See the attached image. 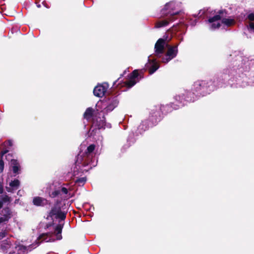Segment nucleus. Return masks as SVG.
Returning <instances> with one entry per match:
<instances>
[{
    "label": "nucleus",
    "instance_id": "18",
    "mask_svg": "<svg viewBox=\"0 0 254 254\" xmlns=\"http://www.w3.org/2000/svg\"><path fill=\"white\" fill-rule=\"evenodd\" d=\"M20 185V181L18 179H14L9 183L8 186H6L5 189L7 192L13 193L19 188Z\"/></svg>",
    "mask_w": 254,
    "mask_h": 254
},
{
    "label": "nucleus",
    "instance_id": "8",
    "mask_svg": "<svg viewBox=\"0 0 254 254\" xmlns=\"http://www.w3.org/2000/svg\"><path fill=\"white\" fill-rule=\"evenodd\" d=\"M26 248L23 246H13L11 242L5 240L0 243V251L4 253L9 254H24Z\"/></svg>",
    "mask_w": 254,
    "mask_h": 254
},
{
    "label": "nucleus",
    "instance_id": "39",
    "mask_svg": "<svg viewBox=\"0 0 254 254\" xmlns=\"http://www.w3.org/2000/svg\"><path fill=\"white\" fill-rule=\"evenodd\" d=\"M19 192H20V190H19V191H18V192H17V194H18H18H20V193H19Z\"/></svg>",
    "mask_w": 254,
    "mask_h": 254
},
{
    "label": "nucleus",
    "instance_id": "27",
    "mask_svg": "<svg viewBox=\"0 0 254 254\" xmlns=\"http://www.w3.org/2000/svg\"><path fill=\"white\" fill-rule=\"evenodd\" d=\"M248 30L250 32H254V23L251 22L250 23Z\"/></svg>",
    "mask_w": 254,
    "mask_h": 254
},
{
    "label": "nucleus",
    "instance_id": "2",
    "mask_svg": "<svg viewBox=\"0 0 254 254\" xmlns=\"http://www.w3.org/2000/svg\"><path fill=\"white\" fill-rule=\"evenodd\" d=\"M188 93L186 90H182L176 94L174 98L177 103H171L168 105L156 106L150 112L151 117L152 120V125H156L162 119V114H166L172 112L173 110H178L184 106L187 103L194 101V96L184 97L185 94Z\"/></svg>",
    "mask_w": 254,
    "mask_h": 254
},
{
    "label": "nucleus",
    "instance_id": "24",
    "mask_svg": "<svg viewBox=\"0 0 254 254\" xmlns=\"http://www.w3.org/2000/svg\"><path fill=\"white\" fill-rule=\"evenodd\" d=\"M86 182V178L85 177H82L77 179L75 181V183L78 184L79 186H83Z\"/></svg>",
    "mask_w": 254,
    "mask_h": 254
},
{
    "label": "nucleus",
    "instance_id": "3",
    "mask_svg": "<svg viewBox=\"0 0 254 254\" xmlns=\"http://www.w3.org/2000/svg\"><path fill=\"white\" fill-rule=\"evenodd\" d=\"M50 216L53 218L59 219V224L56 226L54 224L47 226V228L52 227L54 229V232L43 233L39 237V240L45 242H51L54 241L56 239L61 240L62 239L61 233L64 225V220L66 217L65 213L62 212L61 208L55 207L52 208Z\"/></svg>",
    "mask_w": 254,
    "mask_h": 254
},
{
    "label": "nucleus",
    "instance_id": "36",
    "mask_svg": "<svg viewBox=\"0 0 254 254\" xmlns=\"http://www.w3.org/2000/svg\"><path fill=\"white\" fill-rule=\"evenodd\" d=\"M2 206H3V203L1 201H0V209L1 208H2Z\"/></svg>",
    "mask_w": 254,
    "mask_h": 254
},
{
    "label": "nucleus",
    "instance_id": "41",
    "mask_svg": "<svg viewBox=\"0 0 254 254\" xmlns=\"http://www.w3.org/2000/svg\"><path fill=\"white\" fill-rule=\"evenodd\" d=\"M37 7H40V4L37 5Z\"/></svg>",
    "mask_w": 254,
    "mask_h": 254
},
{
    "label": "nucleus",
    "instance_id": "30",
    "mask_svg": "<svg viewBox=\"0 0 254 254\" xmlns=\"http://www.w3.org/2000/svg\"><path fill=\"white\" fill-rule=\"evenodd\" d=\"M247 18L250 21L254 20V13H250L248 14V15L247 16Z\"/></svg>",
    "mask_w": 254,
    "mask_h": 254
},
{
    "label": "nucleus",
    "instance_id": "35",
    "mask_svg": "<svg viewBox=\"0 0 254 254\" xmlns=\"http://www.w3.org/2000/svg\"><path fill=\"white\" fill-rule=\"evenodd\" d=\"M204 12L203 10H200L198 14L200 15V16H202L204 14Z\"/></svg>",
    "mask_w": 254,
    "mask_h": 254
},
{
    "label": "nucleus",
    "instance_id": "16",
    "mask_svg": "<svg viewBox=\"0 0 254 254\" xmlns=\"http://www.w3.org/2000/svg\"><path fill=\"white\" fill-rule=\"evenodd\" d=\"M138 76L137 70H134L130 74L128 80L126 82V85L127 87L130 88L138 82L139 80Z\"/></svg>",
    "mask_w": 254,
    "mask_h": 254
},
{
    "label": "nucleus",
    "instance_id": "7",
    "mask_svg": "<svg viewBox=\"0 0 254 254\" xmlns=\"http://www.w3.org/2000/svg\"><path fill=\"white\" fill-rule=\"evenodd\" d=\"M117 97L103 100L98 102L96 105L97 110L104 114L112 111L118 105Z\"/></svg>",
    "mask_w": 254,
    "mask_h": 254
},
{
    "label": "nucleus",
    "instance_id": "28",
    "mask_svg": "<svg viewBox=\"0 0 254 254\" xmlns=\"http://www.w3.org/2000/svg\"><path fill=\"white\" fill-rule=\"evenodd\" d=\"M4 229H2V231L0 232V240L3 238L4 237H5L7 233L6 232V228H4Z\"/></svg>",
    "mask_w": 254,
    "mask_h": 254
},
{
    "label": "nucleus",
    "instance_id": "1",
    "mask_svg": "<svg viewBox=\"0 0 254 254\" xmlns=\"http://www.w3.org/2000/svg\"><path fill=\"white\" fill-rule=\"evenodd\" d=\"M253 64L254 61H250L248 58L243 56L241 54L235 53L229 67L223 70L217 78V81L219 79V82L228 81V84L233 88H244L249 85L254 86V76L248 82L247 77L243 73L249 71L251 68V64Z\"/></svg>",
    "mask_w": 254,
    "mask_h": 254
},
{
    "label": "nucleus",
    "instance_id": "33",
    "mask_svg": "<svg viewBox=\"0 0 254 254\" xmlns=\"http://www.w3.org/2000/svg\"><path fill=\"white\" fill-rule=\"evenodd\" d=\"M5 144L6 145L11 147L13 145V142L11 140H8L7 142H5Z\"/></svg>",
    "mask_w": 254,
    "mask_h": 254
},
{
    "label": "nucleus",
    "instance_id": "20",
    "mask_svg": "<svg viewBox=\"0 0 254 254\" xmlns=\"http://www.w3.org/2000/svg\"><path fill=\"white\" fill-rule=\"evenodd\" d=\"M166 19L158 21L155 25V27L157 28H161L167 26L169 22L174 21V19L167 16Z\"/></svg>",
    "mask_w": 254,
    "mask_h": 254
},
{
    "label": "nucleus",
    "instance_id": "5",
    "mask_svg": "<svg viewBox=\"0 0 254 254\" xmlns=\"http://www.w3.org/2000/svg\"><path fill=\"white\" fill-rule=\"evenodd\" d=\"M165 44V40L164 39L160 38L158 40L155 45L153 57L156 58H160L161 57L162 54L164 53ZM152 57V55H150L148 57V62L146 64V68H148L150 74L154 73L159 67V65L156 62V59L154 58L152 59H151Z\"/></svg>",
    "mask_w": 254,
    "mask_h": 254
},
{
    "label": "nucleus",
    "instance_id": "31",
    "mask_svg": "<svg viewBox=\"0 0 254 254\" xmlns=\"http://www.w3.org/2000/svg\"><path fill=\"white\" fill-rule=\"evenodd\" d=\"M61 190V193L62 192L64 194H67L68 193V190L66 188L64 187H62V188H60Z\"/></svg>",
    "mask_w": 254,
    "mask_h": 254
},
{
    "label": "nucleus",
    "instance_id": "13",
    "mask_svg": "<svg viewBox=\"0 0 254 254\" xmlns=\"http://www.w3.org/2000/svg\"><path fill=\"white\" fill-rule=\"evenodd\" d=\"M108 87V84L106 82L103 84H98L94 89V95L98 97H103L107 91Z\"/></svg>",
    "mask_w": 254,
    "mask_h": 254
},
{
    "label": "nucleus",
    "instance_id": "23",
    "mask_svg": "<svg viewBox=\"0 0 254 254\" xmlns=\"http://www.w3.org/2000/svg\"><path fill=\"white\" fill-rule=\"evenodd\" d=\"M222 23L228 26L233 25L234 23V20L231 18H222Z\"/></svg>",
    "mask_w": 254,
    "mask_h": 254
},
{
    "label": "nucleus",
    "instance_id": "38",
    "mask_svg": "<svg viewBox=\"0 0 254 254\" xmlns=\"http://www.w3.org/2000/svg\"><path fill=\"white\" fill-rule=\"evenodd\" d=\"M18 201V199H16L15 201V203H17Z\"/></svg>",
    "mask_w": 254,
    "mask_h": 254
},
{
    "label": "nucleus",
    "instance_id": "17",
    "mask_svg": "<svg viewBox=\"0 0 254 254\" xmlns=\"http://www.w3.org/2000/svg\"><path fill=\"white\" fill-rule=\"evenodd\" d=\"M151 114H150V116L149 118V122L147 121H142V123L140 124L137 128V131L138 133L141 134L144 131L147 130L150 127L154 126V125H152V120L150 118Z\"/></svg>",
    "mask_w": 254,
    "mask_h": 254
},
{
    "label": "nucleus",
    "instance_id": "40",
    "mask_svg": "<svg viewBox=\"0 0 254 254\" xmlns=\"http://www.w3.org/2000/svg\"><path fill=\"white\" fill-rule=\"evenodd\" d=\"M19 192H20V190H19V191H18V192H17V194H18H18H20V193H19Z\"/></svg>",
    "mask_w": 254,
    "mask_h": 254
},
{
    "label": "nucleus",
    "instance_id": "32",
    "mask_svg": "<svg viewBox=\"0 0 254 254\" xmlns=\"http://www.w3.org/2000/svg\"><path fill=\"white\" fill-rule=\"evenodd\" d=\"M3 191V187L2 181H0V194H2Z\"/></svg>",
    "mask_w": 254,
    "mask_h": 254
},
{
    "label": "nucleus",
    "instance_id": "15",
    "mask_svg": "<svg viewBox=\"0 0 254 254\" xmlns=\"http://www.w3.org/2000/svg\"><path fill=\"white\" fill-rule=\"evenodd\" d=\"M46 192L51 198H55L61 194L60 188H57L54 184L49 185L46 190Z\"/></svg>",
    "mask_w": 254,
    "mask_h": 254
},
{
    "label": "nucleus",
    "instance_id": "14",
    "mask_svg": "<svg viewBox=\"0 0 254 254\" xmlns=\"http://www.w3.org/2000/svg\"><path fill=\"white\" fill-rule=\"evenodd\" d=\"M12 155L8 154L5 156V158L7 160H10V167L12 168L13 173L16 175L20 173V166L19 163L17 160L11 159Z\"/></svg>",
    "mask_w": 254,
    "mask_h": 254
},
{
    "label": "nucleus",
    "instance_id": "11",
    "mask_svg": "<svg viewBox=\"0 0 254 254\" xmlns=\"http://www.w3.org/2000/svg\"><path fill=\"white\" fill-rule=\"evenodd\" d=\"M178 53V45L169 46L166 53L162 58V62L165 64L169 63L171 60L176 57Z\"/></svg>",
    "mask_w": 254,
    "mask_h": 254
},
{
    "label": "nucleus",
    "instance_id": "19",
    "mask_svg": "<svg viewBox=\"0 0 254 254\" xmlns=\"http://www.w3.org/2000/svg\"><path fill=\"white\" fill-rule=\"evenodd\" d=\"M33 204L38 206H43L48 204V200L40 196L34 197L33 199Z\"/></svg>",
    "mask_w": 254,
    "mask_h": 254
},
{
    "label": "nucleus",
    "instance_id": "22",
    "mask_svg": "<svg viewBox=\"0 0 254 254\" xmlns=\"http://www.w3.org/2000/svg\"><path fill=\"white\" fill-rule=\"evenodd\" d=\"M93 109L92 108H88L84 114V118L87 120H90L93 116Z\"/></svg>",
    "mask_w": 254,
    "mask_h": 254
},
{
    "label": "nucleus",
    "instance_id": "34",
    "mask_svg": "<svg viewBox=\"0 0 254 254\" xmlns=\"http://www.w3.org/2000/svg\"><path fill=\"white\" fill-rule=\"evenodd\" d=\"M7 152H8V150H3V151H1V158H2L3 156L5 154H6Z\"/></svg>",
    "mask_w": 254,
    "mask_h": 254
},
{
    "label": "nucleus",
    "instance_id": "9",
    "mask_svg": "<svg viewBox=\"0 0 254 254\" xmlns=\"http://www.w3.org/2000/svg\"><path fill=\"white\" fill-rule=\"evenodd\" d=\"M180 10L178 5L174 1L167 3L161 10V13L163 16H168L175 19L174 16L179 13Z\"/></svg>",
    "mask_w": 254,
    "mask_h": 254
},
{
    "label": "nucleus",
    "instance_id": "12",
    "mask_svg": "<svg viewBox=\"0 0 254 254\" xmlns=\"http://www.w3.org/2000/svg\"><path fill=\"white\" fill-rule=\"evenodd\" d=\"M11 216V212L9 208L6 207L2 210V215L0 217V229L6 228L5 225Z\"/></svg>",
    "mask_w": 254,
    "mask_h": 254
},
{
    "label": "nucleus",
    "instance_id": "6",
    "mask_svg": "<svg viewBox=\"0 0 254 254\" xmlns=\"http://www.w3.org/2000/svg\"><path fill=\"white\" fill-rule=\"evenodd\" d=\"M95 148V145L94 144H91L87 147L84 156L78 154L75 162L76 165L78 166L79 167L80 166L85 167L90 165V168L95 167L97 165V162L96 158L93 157V152Z\"/></svg>",
    "mask_w": 254,
    "mask_h": 254
},
{
    "label": "nucleus",
    "instance_id": "37",
    "mask_svg": "<svg viewBox=\"0 0 254 254\" xmlns=\"http://www.w3.org/2000/svg\"><path fill=\"white\" fill-rule=\"evenodd\" d=\"M117 82V80L115 81L114 82V85H115L116 84V82Z\"/></svg>",
    "mask_w": 254,
    "mask_h": 254
},
{
    "label": "nucleus",
    "instance_id": "29",
    "mask_svg": "<svg viewBox=\"0 0 254 254\" xmlns=\"http://www.w3.org/2000/svg\"><path fill=\"white\" fill-rule=\"evenodd\" d=\"M4 169V162L2 159L0 160V173H2Z\"/></svg>",
    "mask_w": 254,
    "mask_h": 254
},
{
    "label": "nucleus",
    "instance_id": "25",
    "mask_svg": "<svg viewBox=\"0 0 254 254\" xmlns=\"http://www.w3.org/2000/svg\"><path fill=\"white\" fill-rule=\"evenodd\" d=\"M10 199V197H9L6 194L3 195L1 196V201L3 203L7 202H9Z\"/></svg>",
    "mask_w": 254,
    "mask_h": 254
},
{
    "label": "nucleus",
    "instance_id": "26",
    "mask_svg": "<svg viewBox=\"0 0 254 254\" xmlns=\"http://www.w3.org/2000/svg\"><path fill=\"white\" fill-rule=\"evenodd\" d=\"M134 141H135V140L133 138H132L131 135H129V136L127 140V142L128 144L127 147H128L129 146H130L131 143H134Z\"/></svg>",
    "mask_w": 254,
    "mask_h": 254
},
{
    "label": "nucleus",
    "instance_id": "10",
    "mask_svg": "<svg viewBox=\"0 0 254 254\" xmlns=\"http://www.w3.org/2000/svg\"><path fill=\"white\" fill-rule=\"evenodd\" d=\"M227 13L225 9L220 10L217 14L212 17H210L207 22L209 23V29L214 30L219 28L220 26V20L222 18L226 17Z\"/></svg>",
    "mask_w": 254,
    "mask_h": 254
},
{
    "label": "nucleus",
    "instance_id": "21",
    "mask_svg": "<svg viewBox=\"0 0 254 254\" xmlns=\"http://www.w3.org/2000/svg\"><path fill=\"white\" fill-rule=\"evenodd\" d=\"M97 126L99 129L101 128H111V125L109 123H106L105 118L104 117H103L102 119H100V121H97Z\"/></svg>",
    "mask_w": 254,
    "mask_h": 254
},
{
    "label": "nucleus",
    "instance_id": "4",
    "mask_svg": "<svg viewBox=\"0 0 254 254\" xmlns=\"http://www.w3.org/2000/svg\"><path fill=\"white\" fill-rule=\"evenodd\" d=\"M220 85L218 83L215 84L212 80H197L193 84L192 89L193 92L187 90L188 93L186 94L184 97L194 96L195 101L198 97L204 96L209 94L215 89L216 87H219Z\"/></svg>",
    "mask_w": 254,
    "mask_h": 254
}]
</instances>
